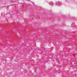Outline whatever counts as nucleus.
Wrapping results in <instances>:
<instances>
[{"label":"nucleus","mask_w":77,"mask_h":77,"mask_svg":"<svg viewBox=\"0 0 77 77\" xmlns=\"http://www.w3.org/2000/svg\"><path fill=\"white\" fill-rule=\"evenodd\" d=\"M56 5H57V6H60V5H61V2H58L56 3Z\"/></svg>","instance_id":"obj_1"},{"label":"nucleus","mask_w":77,"mask_h":77,"mask_svg":"<svg viewBox=\"0 0 77 77\" xmlns=\"http://www.w3.org/2000/svg\"><path fill=\"white\" fill-rule=\"evenodd\" d=\"M49 5H51V6H53V3L52 2H51L49 3Z\"/></svg>","instance_id":"obj_2"},{"label":"nucleus","mask_w":77,"mask_h":77,"mask_svg":"<svg viewBox=\"0 0 77 77\" xmlns=\"http://www.w3.org/2000/svg\"><path fill=\"white\" fill-rule=\"evenodd\" d=\"M72 25H73V24H72Z\"/></svg>","instance_id":"obj_3"},{"label":"nucleus","mask_w":77,"mask_h":77,"mask_svg":"<svg viewBox=\"0 0 77 77\" xmlns=\"http://www.w3.org/2000/svg\"><path fill=\"white\" fill-rule=\"evenodd\" d=\"M75 55L74 54V56H75Z\"/></svg>","instance_id":"obj_4"}]
</instances>
